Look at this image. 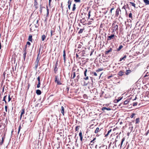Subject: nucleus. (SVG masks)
Masks as SVG:
<instances>
[{
    "label": "nucleus",
    "instance_id": "473e14b6",
    "mask_svg": "<svg viewBox=\"0 0 149 149\" xmlns=\"http://www.w3.org/2000/svg\"><path fill=\"white\" fill-rule=\"evenodd\" d=\"M87 69H86L84 71V75L85 77H86V72H87Z\"/></svg>",
    "mask_w": 149,
    "mask_h": 149
},
{
    "label": "nucleus",
    "instance_id": "49530a36",
    "mask_svg": "<svg viewBox=\"0 0 149 149\" xmlns=\"http://www.w3.org/2000/svg\"><path fill=\"white\" fill-rule=\"evenodd\" d=\"M94 52V49H92L91 50V53H90V56H91L92 55L93 53Z\"/></svg>",
    "mask_w": 149,
    "mask_h": 149
},
{
    "label": "nucleus",
    "instance_id": "c85d7f7f",
    "mask_svg": "<svg viewBox=\"0 0 149 149\" xmlns=\"http://www.w3.org/2000/svg\"><path fill=\"white\" fill-rule=\"evenodd\" d=\"M119 102V100L116 99L113 100V102H114L115 103H118V102Z\"/></svg>",
    "mask_w": 149,
    "mask_h": 149
},
{
    "label": "nucleus",
    "instance_id": "6e6d98bb",
    "mask_svg": "<svg viewBox=\"0 0 149 149\" xmlns=\"http://www.w3.org/2000/svg\"><path fill=\"white\" fill-rule=\"evenodd\" d=\"M38 4V2L37 1H35L34 3V6H36Z\"/></svg>",
    "mask_w": 149,
    "mask_h": 149
},
{
    "label": "nucleus",
    "instance_id": "393cba45",
    "mask_svg": "<svg viewBox=\"0 0 149 149\" xmlns=\"http://www.w3.org/2000/svg\"><path fill=\"white\" fill-rule=\"evenodd\" d=\"M139 118H136L135 120V123L137 124L139 123Z\"/></svg>",
    "mask_w": 149,
    "mask_h": 149
},
{
    "label": "nucleus",
    "instance_id": "a19ab883",
    "mask_svg": "<svg viewBox=\"0 0 149 149\" xmlns=\"http://www.w3.org/2000/svg\"><path fill=\"white\" fill-rule=\"evenodd\" d=\"M1 90L2 91V92H1V93H3L4 91V87H3L2 88H0V91Z\"/></svg>",
    "mask_w": 149,
    "mask_h": 149
},
{
    "label": "nucleus",
    "instance_id": "1a4fd4ad",
    "mask_svg": "<svg viewBox=\"0 0 149 149\" xmlns=\"http://www.w3.org/2000/svg\"><path fill=\"white\" fill-rule=\"evenodd\" d=\"M102 70V68H99L96 70V72H97V74L100 75V77L102 74V72L101 73H99V72Z\"/></svg>",
    "mask_w": 149,
    "mask_h": 149
},
{
    "label": "nucleus",
    "instance_id": "69168bd1",
    "mask_svg": "<svg viewBox=\"0 0 149 149\" xmlns=\"http://www.w3.org/2000/svg\"><path fill=\"white\" fill-rule=\"evenodd\" d=\"M61 8L62 9V10H63V2H62L61 3Z\"/></svg>",
    "mask_w": 149,
    "mask_h": 149
},
{
    "label": "nucleus",
    "instance_id": "58836bf2",
    "mask_svg": "<svg viewBox=\"0 0 149 149\" xmlns=\"http://www.w3.org/2000/svg\"><path fill=\"white\" fill-rule=\"evenodd\" d=\"M36 93H41V91L40 90H38V89L36 91Z\"/></svg>",
    "mask_w": 149,
    "mask_h": 149
},
{
    "label": "nucleus",
    "instance_id": "7c9ffc66",
    "mask_svg": "<svg viewBox=\"0 0 149 149\" xmlns=\"http://www.w3.org/2000/svg\"><path fill=\"white\" fill-rule=\"evenodd\" d=\"M112 50V49L111 48L109 50L106 51L105 52V54H107L111 52Z\"/></svg>",
    "mask_w": 149,
    "mask_h": 149
},
{
    "label": "nucleus",
    "instance_id": "37998d69",
    "mask_svg": "<svg viewBox=\"0 0 149 149\" xmlns=\"http://www.w3.org/2000/svg\"><path fill=\"white\" fill-rule=\"evenodd\" d=\"M79 136L80 137L82 136V133L81 131H80V132L79 133Z\"/></svg>",
    "mask_w": 149,
    "mask_h": 149
},
{
    "label": "nucleus",
    "instance_id": "e433bc0d",
    "mask_svg": "<svg viewBox=\"0 0 149 149\" xmlns=\"http://www.w3.org/2000/svg\"><path fill=\"white\" fill-rule=\"evenodd\" d=\"M40 59V58H39L38 57H37L36 62L37 63H38Z\"/></svg>",
    "mask_w": 149,
    "mask_h": 149
},
{
    "label": "nucleus",
    "instance_id": "c9c22d12",
    "mask_svg": "<svg viewBox=\"0 0 149 149\" xmlns=\"http://www.w3.org/2000/svg\"><path fill=\"white\" fill-rule=\"evenodd\" d=\"M54 32V29L53 30H51V36H52L53 35V33Z\"/></svg>",
    "mask_w": 149,
    "mask_h": 149
},
{
    "label": "nucleus",
    "instance_id": "2eb2a0df",
    "mask_svg": "<svg viewBox=\"0 0 149 149\" xmlns=\"http://www.w3.org/2000/svg\"><path fill=\"white\" fill-rule=\"evenodd\" d=\"M25 111L24 109H23L21 110V113L20 115V119H21V118L22 117V115L24 113Z\"/></svg>",
    "mask_w": 149,
    "mask_h": 149
},
{
    "label": "nucleus",
    "instance_id": "c756f323",
    "mask_svg": "<svg viewBox=\"0 0 149 149\" xmlns=\"http://www.w3.org/2000/svg\"><path fill=\"white\" fill-rule=\"evenodd\" d=\"M130 4H131V5L132 6H134V8H136V7H135L136 5L134 3H132V2H130Z\"/></svg>",
    "mask_w": 149,
    "mask_h": 149
},
{
    "label": "nucleus",
    "instance_id": "f03ea898",
    "mask_svg": "<svg viewBox=\"0 0 149 149\" xmlns=\"http://www.w3.org/2000/svg\"><path fill=\"white\" fill-rule=\"evenodd\" d=\"M112 29L113 31H116L118 30V26L117 25H115L114 24H112Z\"/></svg>",
    "mask_w": 149,
    "mask_h": 149
},
{
    "label": "nucleus",
    "instance_id": "5fc2aeb1",
    "mask_svg": "<svg viewBox=\"0 0 149 149\" xmlns=\"http://www.w3.org/2000/svg\"><path fill=\"white\" fill-rule=\"evenodd\" d=\"M11 99V98L10 97V95H9L8 96V101L9 102L10 101Z\"/></svg>",
    "mask_w": 149,
    "mask_h": 149
},
{
    "label": "nucleus",
    "instance_id": "864d4df0",
    "mask_svg": "<svg viewBox=\"0 0 149 149\" xmlns=\"http://www.w3.org/2000/svg\"><path fill=\"white\" fill-rule=\"evenodd\" d=\"M109 134V133H108V132L107 134H106L105 132H104V134L105 135V137H107L108 136V135Z\"/></svg>",
    "mask_w": 149,
    "mask_h": 149
},
{
    "label": "nucleus",
    "instance_id": "e2e57ef3",
    "mask_svg": "<svg viewBox=\"0 0 149 149\" xmlns=\"http://www.w3.org/2000/svg\"><path fill=\"white\" fill-rule=\"evenodd\" d=\"M5 109L6 112H7V106H5Z\"/></svg>",
    "mask_w": 149,
    "mask_h": 149
},
{
    "label": "nucleus",
    "instance_id": "09e8293b",
    "mask_svg": "<svg viewBox=\"0 0 149 149\" xmlns=\"http://www.w3.org/2000/svg\"><path fill=\"white\" fill-rule=\"evenodd\" d=\"M129 17L131 18H132V14L131 13H129Z\"/></svg>",
    "mask_w": 149,
    "mask_h": 149
},
{
    "label": "nucleus",
    "instance_id": "4c0bfd02",
    "mask_svg": "<svg viewBox=\"0 0 149 149\" xmlns=\"http://www.w3.org/2000/svg\"><path fill=\"white\" fill-rule=\"evenodd\" d=\"M21 126L20 125L18 129V134H19V133L20 132V129H21Z\"/></svg>",
    "mask_w": 149,
    "mask_h": 149
},
{
    "label": "nucleus",
    "instance_id": "9b49d317",
    "mask_svg": "<svg viewBox=\"0 0 149 149\" xmlns=\"http://www.w3.org/2000/svg\"><path fill=\"white\" fill-rule=\"evenodd\" d=\"M72 1L71 0H68V8L69 10L70 9V6L71 4Z\"/></svg>",
    "mask_w": 149,
    "mask_h": 149
},
{
    "label": "nucleus",
    "instance_id": "a211bd4d",
    "mask_svg": "<svg viewBox=\"0 0 149 149\" xmlns=\"http://www.w3.org/2000/svg\"><path fill=\"white\" fill-rule=\"evenodd\" d=\"M32 35H30L29 36L28 40L29 41L32 42Z\"/></svg>",
    "mask_w": 149,
    "mask_h": 149
},
{
    "label": "nucleus",
    "instance_id": "bb28decb",
    "mask_svg": "<svg viewBox=\"0 0 149 149\" xmlns=\"http://www.w3.org/2000/svg\"><path fill=\"white\" fill-rule=\"evenodd\" d=\"M76 9V4H74L73 5V7L72 8V10L74 11Z\"/></svg>",
    "mask_w": 149,
    "mask_h": 149
},
{
    "label": "nucleus",
    "instance_id": "0e129e2a",
    "mask_svg": "<svg viewBox=\"0 0 149 149\" xmlns=\"http://www.w3.org/2000/svg\"><path fill=\"white\" fill-rule=\"evenodd\" d=\"M7 97V95H5L4 97H3V101H5L6 100H5V98H6V97Z\"/></svg>",
    "mask_w": 149,
    "mask_h": 149
},
{
    "label": "nucleus",
    "instance_id": "338daca9",
    "mask_svg": "<svg viewBox=\"0 0 149 149\" xmlns=\"http://www.w3.org/2000/svg\"><path fill=\"white\" fill-rule=\"evenodd\" d=\"M74 1L76 2H79L80 1V0H74Z\"/></svg>",
    "mask_w": 149,
    "mask_h": 149
},
{
    "label": "nucleus",
    "instance_id": "f704fd0d",
    "mask_svg": "<svg viewBox=\"0 0 149 149\" xmlns=\"http://www.w3.org/2000/svg\"><path fill=\"white\" fill-rule=\"evenodd\" d=\"M54 70L55 71V72L56 73V72H57L58 71V68H57V67H55L54 68Z\"/></svg>",
    "mask_w": 149,
    "mask_h": 149
},
{
    "label": "nucleus",
    "instance_id": "8fccbe9b",
    "mask_svg": "<svg viewBox=\"0 0 149 149\" xmlns=\"http://www.w3.org/2000/svg\"><path fill=\"white\" fill-rule=\"evenodd\" d=\"M149 130H148L147 131V132H146V133L145 134V135L146 136H147L148 135V134H149Z\"/></svg>",
    "mask_w": 149,
    "mask_h": 149
},
{
    "label": "nucleus",
    "instance_id": "79ce46f5",
    "mask_svg": "<svg viewBox=\"0 0 149 149\" xmlns=\"http://www.w3.org/2000/svg\"><path fill=\"white\" fill-rule=\"evenodd\" d=\"M137 104V102H133L132 104V105L133 106H136Z\"/></svg>",
    "mask_w": 149,
    "mask_h": 149
},
{
    "label": "nucleus",
    "instance_id": "cd10ccee",
    "mask_svg": "<svg viewBox=\"0 0 149 149\" xmlns=\"http://www.w3.org/2000/svg\"><path fill=\"white\" fill-rule=\"evenodd\" d=\"M84 30V29H81L78 32V33L80 34L82 33L83 32Z\"/></svg>",
    "mask_w": 149,
    "mask_h": 149
},
{
    "label": "nucleus",
    "instance_id": "5701e85b",
    "mask_svg": "<svg viewBox=\"0 0 149 149\" xmlns=\"http://www.w3.org/2000/svg\"><path fill=\"white\" fill-rule=\"evenodd\" d=\"M123 46H122V45H120L119 46V47H118V48L117 49V51H120V50L122 48H123Z\"/></svg>",
    "mask_w": 149,
    "mask_h": 149
},
{
    "label": "nucleus",
    "instance_id": "c03bdc74",
    "mask_svg": "<svg viewBox=\"0 0 149 149\" xmlns=\"http://www.w3.org/2000/svg\"><path fill=\"white\" fill-rule=\"evenodd\" d=\"M135 115V113H132L131 115V116H130V117L131 118H133L134 116Z\"/></svg>",
    "mask_w": 149,
    "mask_h": 149
},
{
    "label": "nucleus",
    "instance_id": "412c9836",
    "mask_svg": "<svg viewBox=\"0 0 149 149\" xmlns=\"http://www.w3.org/2000/svg\"><path fill=\"white\" fill-rule=\"evenodd\" d=\"M126 55H125L123 57H122L120 58L119 61H121L123 60H124L126 58Z\"/></svg>",
    "mask_w": 149,
    "mask_h": 149
},
{
    "label": "nucleus",
    "instance_id": "4468645a",
    "mask_svg": "<svg viewBox=\"0 0 149 149\" xmlns=\"http://www.w3.org/2000/svg\"><path fill=\"white\" fill-rule=\"evenodd\" d=\"M124 72L120 71L119 72L118 74V77L122 76L124 74Z\"/></svg>",
    "mask_w": 149,
    "mask_h": 149
},
{
    "label": "nucleus",
    "instance_id": "6e6552de",
    "mask_svg": "<svg viewBox=\"0 0 149 149\" xmlns=\"http://www.w3.org/2000/svg\"><path fill=\"white\" fill-rule=\"evenodd\" d=\"M82 49L84 48V49H82L81 51V55L82 56H84V55L85 54V50L86 49V48H82Z\"/></svg>",
    "mask_w": 149,
    "mask_h": 149
},
{
    "label": "nucleus",
    "instance_id": "bf43d9fd",
    "mask_svg": "<svg viewBox=\"0 0 149 149\" xmlns=\"http://www.w3.org/2000/svg\"><path fill=\"white\" fill-rule=\"evenodd\" d=\"M58 61H57L56 62V63H55V67H57V66H58Z\"/></svg>",
    "mask_w": 149,
    "mask_h": 149
},
{
    "label": "nucleus",
    "instance_id": "f257e3e1",
    "mask_svg": "<svg viewBox=\"0 0 149 149\" xmlns=\"http://www.w3.org/2000/svg\"><path fill=\"white\" fill-rule=\"evenodd\" d=\"M55 82L58 85H61L62 84V83L60 82L58 75H56L55 76Z\"/></svg>",
    "mask_w": 149,
    "mask_h": 149
},
{
    "label": "nucleus",
    "instance_id": "3c124183",
    "mask_svg": "<svg viewBox=\"0 0 149 149\" xmlns=\"http://www.w3.org/2000/svg\"><path fill=\"white\" fill-rule=\"evenodd\" d=\"M40 83H38V84L37 85V87L38 88H39L40 87Z\"/></svg>",
    "mask_w": 149,
    "mask_h": 149
},
{
    "label": "nucleus",
    "instance_id": "20e7f679",
    "mask_svg": "<svg viewBox=\"0 0 149 149\" xmlns=\"http://www.w3.org/2000/svg\"><path fill=\"white\" fill-rule=\"evenodd\" d=\"M102 129V128L101 127V125H99V127H97L96 128L95 130V133H97L98 132H100L101 129Z\"/></svg>",
    "mask_w": 149,
    "mask_h": 149
},
{
    "label": "nucleus",
    "instance_id": "774afa93",
    "mask_svg": "<svg viewBox=\"0 0 149 149\" xmlns=\"http://www.w3.org/2000/svg\"><path fill=\"white\" fill-rule=\"evenodd\" d=\"M84 79L85 80H87L88 79V77L87 76L86 78H84Z\"/></svg>",
    "mask_w": 149,
    "mask_h": 149
},
{
    "label": "nucleus",
    "instance_id": "9d476101",
    "mask_svg": "<svg viewBox=\"0 0 149 149\" xmlns=\"http://www.w3.org/2000/svg\"><path fill=\"white\" fill-rule=\"evenodd\" d=\"M130 99L129 98H128L127 99H126L125 100V101L124 102V103L123 104V105H126L128 103L130 102Z\"/></svg>",
    "mask_w": 149,
    "mask_h": 149
},
{
    "label": "nucleus",
    "instance_id": "052dcab7",
    "mask_svg": "<svg viewBox=\"0 0 149 149\" xmlns=\"http://www.w3.org/2000/svg\"><path fill=\"white\" fill-rule=\"evenodd\" d=\"M31 43L29 41H28L26 43V45H28L29 46H30L31 45Z\"/></svg>",
    "mask_w": 149,
    "mask_h": 149
},
{
    "label": "nucleus",
    "instance_id": "de8ad7c7",
    "mask_svg": "<svg viewBox=\"0 0 149 149\" xmlns=\"http://www.w3.org/2000/svg\"><path fill=\"white\" fill-rule=\"evenodd\" d=\"M38 63H37L36 62V64H35V68L36 69L37 68L38 66Z\"/></svg>",
    "mask_w": 149,
    "mask_h": 149
},
{
    "label": "nucleus",
    "instance_id": "f8f14e48",
    "mask_svg": "<svg viewBox=\"0 0 149 149\" xmlns=\"http://www.w3.org/2000/svg\"><path fill=\"white\" fill-rule=\"evenodd\" d=\"M65 56H66L65 51V50H64L63 51V59L64 60V62L65 63V61H66Z\"/></svg>",
    "mask_w": 149,
    "mask_h": 149
},
{
    "label": "nucleus",
    "instance_id": "0eeeda50",
    "mask_svg": "<svg viewBox=\"0 0 149 149\" xmlns=\"http://www.w3.org/2000/svg\"><path fill=\"white\" fill-rule=\"evenodd\" d=\"M111 95H109V94H106L104 96V97L105 98H110L111 97V96H113V94H110Z\"/></svg>",
    "mask_w": 149,
    "mask_h": 149
},
{
    "label": "nucleus",
    "instance_id": "13d9d810",
    "mask_svg": "<svg viewBox=\"0 0 149 149\" xmlns=\"http://www.w3.org/2000/svg\"><path fill=\"white\" fill-rule=\"evenodd\" d=\"M148 74V72H147L146 73V74L144 76V77H148V76H149V74Z\"/></svg>",
    "mask_w": 149,
    "mask_h": 149
},
{
    "label": "nucleus",
    "instance_id": "603ef678",
    "mask_svg": "<svg viewBox=\"0 0 149 149\" xmlns=\"http://www.w3.org/2000/svg\"><path fill=\"white\" fill-rule=\"evenodd\" d=\"M123 98V97H119L118 98V99H117L119 100V101H120Z\"/></svg>",
    "mask_w": 149,
    "mask_h": 149
},
{
    "label": "nucleus",
    "instance_id": "aec40b11",
    "mask_svg": "<svg viewBox=\"0 0 149 149\" xmlns=\"http://www.w3.org/2000/svg\"><path fill=\"white\" fill-rule=\"evenodd\" d=\"M38 20H37L36 21V24H35V25L36 28H38L39 26V24L38 23Z\"/></svg>",
    "mask_w": 149,
    "mask_h": 149
},
{
    "label": "nucleus",
    "instance_id": "dca6fc26",
    "mask_svg": "<svg viewBox=\"0 0 149 149\" xmlns=\"http://www.w3.org/2000/svg\"><path fill=\"white\" fill-rule=\"evenodd\" d=\"M64 107L63 106L61 107V113L63 115H64Z\"/></svg>",
    "mask_w": 149,
    "mask_h": 149
},
{
    "label": "nucleus",
    "instance_id": "4be33fe9",
    "mask_svg": "<svg viewBox=\"0 0 149 149\" xmlns=\"http://www.w3.org/2000/svg\"><path fill=\"white\" fill-rule=\"evenodd\" d=\"M144 2L146 5L149 4V0H143Z\"/></svg>",
    "mask_w": 149,
    "mask_h": 149
},
{
    "label": "nucleus",
    "instance_id": "39448f33",
    "mask_svg": "<svg viewBox=\"0 0 149 149\" xmlns=\"http://www.w3.org/2000/svg\"><path fill=\"white\" fill-rule=\"evenodd\" d=\"M77 74H78V75L77 76L76 78L74 79V81L75 83H77L80 78V76L79 73H77Z\"/></svg>",
    "mask_w": 149,
    "mask_h": 149
},
{
    "label": "nucleus",
    "instance_id": "b1692460",
    "mask_svg": "<svg viewBox=\"0 0 149 149\" xmlns=\"http://www.w3.org/2000/svg\"><path fill=\"white\" fill-rule=\"evenodd\" d=\"M46 36L45 35H43L42 36V41H43L45 39Z\"/></svg>",
    "mask_w": 149,
    "mask_h": 149
},
{
    "label": "nucleus",
    "instance_id": "a878e982",
    "mask_svg": "<svg viewBox=\"0 0 149 149\" xmlns=\"http://www.w3.org/2000/svg\"><path fill=\"white\" fill-rule=\"evenodd\" d=\"M47 14L46 15V17H48L49 16V10L48 8V7H47Z\"/></svg>",
    "mask_w": 149,
    "mask_h": 149
},
{
    "label": "nucleus",
    "instance_id": "a18cd8bd",
    "mask_svg": "<svg viewBox=\"0 0 149 149\" xmlns=\"http://www.w3.org/2000/svg\"><path fill=\"white\" fill-rule=\"evenodd\" d=\"M131 89H132L131 88H130V90L129 89L128 90V91H127V93H132Z\"/></svg>",
    "mask_w": 149,
    "mask_h": 149
},
{
    "label": "nucleus",
    "instance_id": "423d86ee",
    "mask_svg": "<svg viewBox=\"0 0 149 149\" xmlns=\"http://www.w3.org/2000/svg\"><path fill=\"white\" fill-rule=\"evenodd\" d=\"M119 11L121 12L120 9L119 8H118L116 11L115 14V15L117 17H118L119 15Z\"/></svg>",
    "mask_w": 149,
    "mask_h": 149
},
{
    "label": "nucleus",
    "instance_id": "72a5a7b5",
    "mask_svg": "<svg viewBox=\"0 0 149 149\" xmlns=\"http://www.w3.org/2000/svg\"><path fill=\"white\" fill-rule=\"evenodd\" d=\"M76 74L75 72H74L73 73V77L72 78V79H74V78L76 77Z\"/></svg>",
    "mask_w": 149,
    "mask_h": 149
},
{
    "label": "nucleus",
    "instance_id": "7ed1b4c3",
    "mask_svg": "<svg viewBox=\"0 0 149 149\" xmlns=\"http://www.w3.org/2000/svg\"><path fill=\"white\" fill-rule=\"evenodd\" d=\"M143 97L144 96V99L146 100H149V94H142Z\"/></svg>",
    "mask_w": 149,
    "mask_h": 149
},
{
    "label": "nucleus",
    "instance_id": "f3484780",
    "mask_svg": "<svg viewBox=\"0 0 149 149\" xmlns=\"http://www.w3.org/2000/svg\"><path fill=\"white\" fill-rule=\"evenodd\" d=\"M132 72V71L130 70H126L125 74L127 75H128L129 74L131 73V72Z\"/></svg>",
    "mask_w": 149,
    "mask_h": 149
},
{
    "label": "nucleus",
    "instance_id": "2f4dec72",
    "mask_svg": "<svg viewBox=\"0 0 149 149\" xmlns=\"http://www.w3.org/2000/svg\"><path fill=\"white\" fill-rule=\"evenodd\" d=\"M125 138L124 137L122 139V141H121V146H120V147L122 145L123 143V142L125 141Z\"/></svg>",
    "mask_w": 149,
    "mask_h": 149
},
{
    "label": "nucleus",
    "instance_id": "ddd939ff",
    "mask_svg": "<svg viewBox=\"0 0 149 149\" xmlns=\"http://www.w3.org/2000/svg\"><path fill=\"white\" fill-rule=\"evenodd\" d=\"M114 37V35L113 34H111L110 36H109L108 37V40H110L111 39H113Z\"/></svg>",
    "mask_w": 149,
    "mask_h": 149
},
{
    "label": "nucleus",
    "instance_id": "6ab92c4d",
    "mask_svg": "<svg viewBox=\"0 0 149 149\" xmlns=\"http://www.w3.org/2000/svg\"><path fill=\"white\" fill-rule=\"evenodd\" d=\"M104 110H106L107 111H110L111 110V109L109 108H107L106 107H103V112L104 111Z\"/></svg>",
    "mask_w": 149,
    "mask_h": 149
},
{
    "label": "nucleus",
    "instance_id": "ea45409f",
    "mask_svg": "<svg viewBox=\"0 0 149 149\" xmlns=\"http://www.w3.org/2000/svg\"><path fill=\"white\" fill-rule=\"evenodd\" d=\"M79 126H77L76 127H75V130L76 131H77L79 129Z\"/></svg>",
    "mask_w": 149,
    "mask_h": 149
},
{
    "label": "nucleus",
    "instance_id": "680f3d73",
    "mask_svg": "<svg viewBox=\"0 0 149 149\" xmlns=\"http://www.w3.org/2000/svg\"><path fill=\"white\" fill-rule=\"evenodd\" d=\"M3 143V140H2L0 142V146H1Z\"/></svg>",
    "mask_w": 149,
    "mask_h": 149
},
{
    "label": "nucleus",
    "instance_id": "4d7b16f0",
    "mask_svg": "<svg viewBox=\"0 0 149 149\" xmlns=\"http://www.w3.org/2000/svg\"><path fill=\"white\" fill-rule=\"evenodd\" d=\"M23 52V56H26V52Z\"/></svg>",
    "mask_w": 149,
    "mask_h": 149
}]
</instances>
